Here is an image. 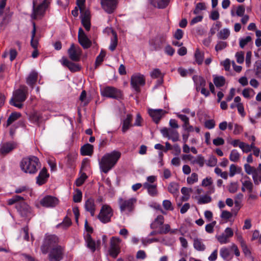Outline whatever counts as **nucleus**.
Returning a JSON list of instances; mask_svg holds the SVG:
<instances>
[{
    "mask_svg": "<svg viewBox=\"0 0 261 261\" xmlns=\"http://www.w3.org/2000/svg\"><path fill=\"white\" fill-rule=\"evenodd\" d=\"M121 155V152L117 150H113L111 152L105 154L99 160L100 170L105 173H107L114 167Z\"/></svg>",
    "mask_w": 261,
    "mask_h": 261,
    "instance_id": "nucleus-1",
    "label": "nucleus"
},
{
    "mask_svg": "<svg viewBox=\"0 0 261 261\" xmlns=\"http://www.w3.org/2000/svg\"><path fill=\"white\" fill-rule=\"evenodd\" d=\"M40 165L39 159L34 155L23 158L20 163L21 170L30 174H36Z\"/></svg>",
    "mask_w": 261,
    "mask_h": 261,
    "instance_id": "nucleus-2",
    "label": "nucleus"
},
{
    "mask_svg": "<svg viewBox=\"0 0 261 261\" xmlns=\"http://www.w3.org/2000/svg\"><path fill=\"white\" fill-rule=\"evenodd\" d=\"M28 89L25 86H21L20 88L15 90L13 96L10 100V104L19 109L22 108V102H24L28 96Z\"/></svg>",
    "mask_w": 261,
    "mask_h": 261,
    "instance_id": "nucleus-3",
    "label": "nucleus"
},
{
    "mask_svg": "<svg viewBox=\"0 0 261 261\" xmlns=\"http://www.w3.org/2000/svg\"><path fill=\"white\" fill-rule=\"evenodd\" d=\"M58 238L56 235H46L40 248L42 253L47 254L49 250L58 246Z\"/></svg>",
    "mask_w": 261,
    "mask_h": 261,
    "instance_id": "nucleus-4",
    "label": "nucleus"
},
{
    "mask_svg": "<svg viewBox=\"0 0 261 261\" xmlns=\"http://www.w3.org/2000/svg\"><path fill=\"white\" fill-rule=\"evenodd\" d=\"M101 95L103 97L116 99H121L123 98L122 91L112 86H107L101 89Z\"/></svg>",
    "mask_w": 261,
    "mask_h": 261,
    "instance_id": "nucleus-5",
    "label": "nucleus"
},
{
    "mask_svg": "<svg viewBox=\"0 0 261 261\" xmlns=\"http://www.w3.org/2000/svg\"><path fill=\"white\" fill-rule=\"evenodd\" d=\"M137 202L135 198H131L127 200L119 198L118 199V203L120 211L121 212H126L127 213H132L135 209V205Z\"/></svg>",
    "mask_w": 261,
    "mask_h": 261,
    "instance_id": "nucleus-6",
    "label": "nucleus"
},
{
    "mask_svg": "<svg viewBox=\"0 0 261 261\" xmlns=\"http://www.w3.org/2000/svg\"><path fill=\"white\" fill-rule=\"evenodd\" d=\"M145 84V79L143 75L140 73L133 75L130 79V85L134 90L137 92H141L140 87Z\"/></svg>",
    "mask_w": 261,
    "mask_h": 261,
    "instance_id": "nucleus-7",
    "label": "nucleus"
},
{
    "mask_svg": "<svg viewBox=\"0 0 261 261\" xmlns=\"http://www.w3.org/2000/svg\"><path fill=\"white\" fill-rule=\"evenodd\" d=\"M120 242L121 240L119 238L113 237L111 239L109 252L110 255L114 258H116L120 252Z\"/></svg>",
    "mask_w": 261,
    "mask_h": 261,
    "instance_id": "nucleus-8",
    "label": "nucleus"
},
{
    "mask_svg": "<svg viewBox=\"0 0 261 261\" xmlns=\"http://www.w3.org/2000/svg\"><path fill=\"white\" fill-rule=\"evenodd\" d=\"M112 215L113 210L111 207L108 205H103L98 215V218L103 223H107L111 221Z\"/></svg>",
    "mask_w": 261,
    "mask_h": 261,
    "instance_id": "nucleus-9",
    "label": "nucleus"
},
{
    "mask_svg": "<svg viewBox=\"0 0 261 261\" xmlns=\"http://www.w3.org/2000/svg\"><path fill=\"white\" fill-rule=\"evenodd\" d=\"M118 3V0H100L101 8L109 14H112L115 11Z\"/></svg>",
    "mask_w": 261,
    "mask_h": 261,
    "instance_id": "nucleus-10",
    "label": "nucleus"
},
{
    "mask_svg": "<svg viewBox=\"0 0 261 261\" xmlns=\"http://www.w3.org/2000/svg\"><path fill=\"white\" fill-rule=\"evenodd\" d=\"M67 53L71 61L78 62L81 59L82 50L79 46H75L74 44L72 43L68 48Z\"/></svg>",
    "mask_w": 261,
    "mask_h": 261,
    "instance_id": "nucleus-11",
    "label": "nucleus"
},
{
    "mask_svg": "<svg viewBox=\"0 0 261 261\" xmlns=\"http://www.w3.org/2000/svg\"><path fill=\"white\" fill-rule=\"evenodd\" d=\"M166 41V36L160 34L149 41V44L154 50H159L162 48L163 45Z\"/></svg>",
    "mask_w": 261,
    "mask_h": 261,
    "instance_id": "nucleus-12",
    "label": "nucleus"
},
{
    "mask_svg": "<svg viewBox=\"0 0 261 261\" xmlns=\"http://www.w3.org/2000/svg\"><path fill=\"white\" fill-rule=\"evenodd\" d=\"M64 249L61 246H57L50 250L48 257L50 261H60L63 259Z\"/></svg>",
    "mask_w": 261,
    "mask_h": 261,
    "instance_id": "nucleus-13",
    "label": "nucleus"
},
{
    "mask_svg": "<svg viewBox=\"0 0 261 261\" xmlns=\"http://www.w3.org/2000/svg\"><path fill=\"white\" fill-rule=\"evenodd\" d=\"M16 208L20 215L23 217H30L31 215V209L24 200L17 203L16 205Z\"/></svg>",
    "mask_w": 261,
    "mask_h": 261,
    "instance_id": "nucleus-14",
    "label": "nucleus"
},
{
    "mask_svg": "<svg viewBox=\"0 0 261 261\" xmlns=\"http://www.w3.org/2000/svg\"><path fill=\"white\" fill-rule=\"evenodd\" d=\"M78 41L84 49L90 48L92 45L91 40L87 37L82 28H80L79 30Z\"/></svg>",
    "mask_w": 261,
    "mask_h": 261,
    "instance_id": "nucleus-15",
    "label": "nucleus"
},
{
    "mask_svg": "<svg viewBox=\"0 0 261 261\" xmlns=\"http://www.w3.org/2000/svg\"><path fill=\"white\" fill-rule=\"evenodd\" d=\"M233 236V231L230 227H227L223 233L216 238L221 244H227L229 242V239Z\"/></svg>",
    "mask_w": 261,
    "mask_h": 261,
    "instance_id": "nucleus-16",
    "label": "nucleus"
},
{
    "mask_svg": "<svg viewBox=\"0 0 261 261\" xmlns=\"http://www.w3.org/2000/svg\"><path fill=\"white\" fill-rule=\"evenodd\" d=\"M161 132L164 137L172 140L173 142H176L179 140V134L176 130L164 127L161 130Z\"/></svg>",
    "mask_w": 261,
    "mask_h": 261,
    "instance_id": "nucleus-17",
    "label": "nucleus"
},
{
    "mask_svg": "<svg viewBox=\"0 0 261 261\" xmlns=\"http://www.w3.org/2000/svg\"><path fill=\"white\" fill-rule=\"evenodd\" d=\"M17 147V143L15 142H8L2 145L0 148V154L5 156Z\"/></svg>",
    "mask_w": 261,
    "mask_h": 261,
    "instance_id": "nucleus-18",
    "label": "nucleus"
},
{
    "mask_svg": "<svg viewBox=\"0 0 261 261\" xmlns=\"http://www.w3.org/2000/svg\"><path fill=\"white\" fill-rule=\"evenodd\" d=\"M58 199L51 196L47 195L45 196L40 201V204L46 207H53L56 206L58 203Z\"/></svg>",
    "mask_w": 261,
    "mask_h": 261,
    "instance_id": "nucleus-19",
    "label": "nucleus"
},
{
    "mask_svg": "<svg viewBox=\"0 0 261 261\" xmlns=\"http://www.w3.org/2000/svg\"><path fill=\"white\" fill-rule=\"evenodd\" d=\"M47 7L46 0H44L43 2L41 4L39 5L36 8H35V3H34L32 18L34 19H36L38 16L43 15Z\"/></svg>",
    "mask_w": 261,
    "mask_h": 261,
    "instance_id": "nucleus-20",
    "label": "nucleus"
},
{
    "mask_svg": "<svg viewBox=\"0 0 261 261\" xmlns=\"http://www.w3.org/2000/svg\"><path fill=\"white\" fill-rule=\"evenodd\" d=\"M49 177V174L47 172V170L44 167L40 171L39 175L36 177V184L39 186H42L45 184Z\"/></svg>",
    "mask_w": 261,
    "mask_h": 261,
    "instance_id": "nucleus-21",
    "label": "nucleus"
},
{
    "mask_svg": "<svg viewBox=\"0 0 261 261\" xmlns=\"http://www.w3.org/2000/svg\"><path fill=\"white\" fill-rule=\"evenodd\" d=\"M85 239L87 247L90 249L92 252H94L96 247H98L100 244V240H98L96 243L95 241L93 240L91 234L89 233L86 234L85 236Z\"/></svg>",
    "mask_w": 261,
    "mask_h": 261,
    "instance_id": "nucleus-22",
    "label": "nucleus"
},
{
    "mask_svg": "<svg viewBox=\"0 0 261 261\" xmlns=\"http://www.w3.org/2000/svg\"><path fill=\"white\" fill-rule=\"evenodd\" d=\"M165 113V111L162 109H149L148 114L152 118L153 121L158 124Z\"/></svg>",
    "mask_w": 261,
    "mask_h": 261,
    "instance_id": "nucleus-23",
    "label": "nucleus"
},
{
    "mask_svg": "<svg viewBox=\"0 0 261 261\" xmlns=\"http://www.w3.org/2000/svg\"><path fill=\"white\" fill-rule=\"evenodd\" d=\"M62 65L67 67L72 72H77L81 69V67L79 64L72 62L65 57L62 58Z\"/></svg>",
    "mask_w": 261,
    "mask_h": 261,
    "instance_id": "nucleus-24",
    "label": "nucleus"
},
{
    "mask_svg": "<svg viewBox=\"0 0 261 261\" xmlns=\"http://www.w3.org/2000/svg\"><path fill=\"white\" fill-rule=\"evenodd\" d=\"M81 23L86 31H89L91 28L90 14L88 11H85L81 16Z\"/></svg>",
    "mask_w": 261,
    "mask_h": 261,
    "instance_id": "nucleus-25",
    "label": "nucleus"
},
{
    "mask_svg": "<svg viewBox=\"0 0 261 261\" xmlns=\"http://www.w3.org/2000/svg\"><path fill=\"white\" fill-rule=\"evenodd\" d=\"M132 120L133 115L130 114H127L126 118L122 121L121 130L123 133H126L130 127L133 126L132 123Z\"/></svg>",
    "mask_w": 261,
    "mask_h": 261,
    "instance_id": "nucleus-26",
    "label": "nucleus"
},
{
    "mask_svg": "<svg viewBox=\"0 0 261 261\" xmlns=\"http://www.w3.org/2000/svg\"><path fill=\"white\" fill-rule=\"evenodd\" d=\"M38 73L33 70L32 71L26 79L27 84L30 86L32 89L34 88V85L36 84L38 79Z\"/></svg>",
    "mask_w": 261,
    "mask_h": 261,
    "instance_id": "nucleus-27",
    "label": "nucleus"
},
{
    "mask_svg": "<svg viewBox=\"0 0 261 261\" xmlns=\"http://www.w3.org/2000/svg\"><path fill=\"white\" fill-rule=\"evenodd\" d=\"M95 204L92 198H89L86 201L85 208L86 211L90 212L91 216H94L95 212Z\"/></svg>",
    "mask_w": 261,
    "mask_h": 261,
    "instance_id": "nucleus-28",
    "label": "nucleus"
},
{
    "mask_svg": "<svg viewBox=\"0 0 261 261\" xmlns=\"http://www.w3.org/2000/svg\"><path fill=\"white\" fill-rule=\"evenodd\" d=\"M81 154L82 155H91L94 151V146L93 145H91L89 143H86V144L82 146L81 148Z\"/></svg>",
    "mask_w": 261,
    "mask_h": 261,
    "instance_id": "nucleus-29",
    "label": "nucleus"
},
{
    "mask_svg": "<svg viewBox=\"0 0 261 261\" xmlns=\"http://www.w3.org/2000/svg\"><path fill=\"white\" fill-rule=\"evenodd\" d=\"M220 255L223 259L226 261L230 260L233 257V254L231 253L230 249L225 247L221 248Z\"/></svg>",
    "mask_w": 261,
    "mask_h": 261,
    "instance_id": "nucleus-30",
    "label": "nucleus"
},
{
    "mask_svg": "<svg viewBox=\"0 0 261 261\" xmlns=\"http://www.w3.org/2000/svg\"><path fill=\"white\" fill-rule=\"evenodd\" d=\"M170 0H150V3L154 7H157L159 9L165 8L169 4Z\"/></svg>",
    "mask_w": 261,
    "mask_h": 261,
    "instance_id": "nucleus-31",
    "label": "nucleus"
},
{
    "mask_svg": "<svg viewBox=\"0 0 261 261\" xmlns=\"http://www.w3.org/2000/svg\"><path fill=\"white\" fill-rule=\"evenodd\" d=\"M12 15V13L6 10L2 22L0 23V32L4 30L6 25L9 23Z\"/></svg>",
    "mask_w": 261,
    "mask_h": 261,
    "instance_id": "nucleus-32",
    "label": "nucleus"
},
{
    "mask_svg": "<svg viewBox=\"0 0 261 261\" xmlns=\"http://www.w3.org/2000/svg\"><path fill=\"white\" fill-rule=\"evenodd\" d=\"M164 217L162 215H159L150 224V228L152 229L160 227L164 224Z\"/></svg>",
    "mask_w": 261,
    "mask_h": 261,
    "instance_id": "nucleus-33",
    "label": "nucleus"
},
{
    "mask_svg": "<svg viewBox=\"0 0 261 261\" xmlns=\"http://www.w3.org/2000/svg\"><path fill=\"white\" fill-rule=\"evenodd\" d=\"M204 54L201 51L199 48H196L194 53V59L195 62L198 65H201L203 62Z\"/></svg>",
    "mask_w": 261,
    "mask_h": 261,
    "instance_id": "nucleus-34",
    "label": "nucleus"
},
{
    "mask_svg": "<svg viewBox=\"0 0 261 261\" xmlns=\"http://www.w3.org/2000/svg\"><path fill=\"white\" fill-rule=\"evenodd\" d=\"M33 29L31 33V45L34 49H36L38 45V40L37 39L35 38L36 28V24L34 22H33Z\"/></svg>",
    "mask_w": 261,
    "mask_h": 261,
    "instance_id": "nucleus-35",
    "label": "nucleus"
},
{
    "mask_svg": "<svg viewBox=\"0 0 261 261\" xmlns=\"http://www.w3.org/2000/svg\"><path fill=\"white\" fill-rule=\"evenodd\" d=\"M143 187L147 190L149 194L152 196H155L157 194L156 186L150 185L148 182H145Z\"/></svg>",
    "mask_w": 261,
    "mask_h": 261,
    "instance_id": "nucleus-36",
    "label": "nucleus"
},
{
    "mask_svg": "<svg viewBox=\"0 0 261 261\" xmlns=\"http://www.w3.org/2000/svg\"><path fill=\"white\" fill-rule=\"evenodd\" d=\"M193 246L196 250L199 251H203L205 249V246L200 239L196 238L194 240Z\"/></svg>",
    "mask_w": 261,
    "mask_h": 261,
    "instance_id": "nucleus-37",
    "label": "nucleus"
},
{
    "mask_svg": "<svg viewBox=\"0 0 261 261\" xmlns=\"http://www.w3.org/2000/svg\"><path fill=\"white\" fill-rule=\"evenodd\" d=\"M20 116L21 114L19 113H12L7 119V126H8L11 125L13 122L18 119Z\"/></svg>",
    "mask_w": 261,
    "mask_h": 261,
    "instance_id": "nucleus-38",
    "label": "nucleus"
},
{
    "mask_svg": "<svg viewBox=\"0 0 261 261\" xmlns=\"http://www.w3.org/2000/svg\"><path fill=\"white\" fill-rule=\"evenodd\" d=\"M106 53L103 50H101L100 54L96 57L95 62V67L97 68L103 61L104 58L105 57Z\"/></svg>",
    "mask_w": 261,
    "mask_h": 261,
    "instance_id": "nucleus-39",
    "label": "nucleus"
},
{
    "mask_svg": "<svg viewBox=\"0 0 261 261\" xmlns=\"http://www.w3.org/2000/svg\"><path fill=\"white\" fill-rule=\"evenodd\" d=\"M169 192L174 195H177L178 192V185L177 183L172 182L170 183L168 187Z\"/></svg>",
    "mask_w": 261,
    "mask_h": 261,
    "instance_id": "nucleus-40",
    "label": "nucleus"
},
{
    "mask_svg": "<svg viewBox=\"0 0 261 261\" xmlns=\"http://www.w3.org/2000/svg\"><path fill=\"white\" fill-rule=\"evenodd\" d=\"M72 224L71 219L67 216L65 217L63 222L57 225V227H62L64 229H67Z\"/></svg>",
    "mask_w": 261,
    "mask_h": 261,
    "instance_id": "nucleus-41",
    "label": "nucleus"
},
{
    "mask_svg": "<svg viewBox=\"0 0 261 261\" xmlns=\"http://www.w3.org/2000/svg\"><path fill=\"white\" fill-rule=\"evenodd\" d=\"M213 82L217 87H221L225 85V79L222 76H216L214 77Z\"/></svg>",
    "mask_w": 261,
    "mask_h": 261,
    "instance_id": "nucleus-42",
    "label": "nucleus"
},
{
    "mask_svg": "<svg viewBox=\"0 0 261 261\" xmlns=\"http://www.w3.org/2000/svg\"><path fill=\"white\" fill-rule=\"evenodd\" d=\"M254 70L256 76L261 79V60H257L255 62Z\"/></svg>",
    "mask_w": 261,
    "mask_h": 261,
    "instance_id": "nucleus-43",
    "label": "nucleus"
},
{
    "mask_svg": "<svg viewBox=\"0 0 261 261\" xmlns=\"http://www.w3.org/2000/svg\"><path fill=\"white\" fill-rule=\"evenodd\" d=\"M244 169L245 172L249 175L252 174V176L253 175H256L258 172L257 169L254 167H252L248 164H246L244 165Z\"/></svg>",
    "mask_w": 261,
    "mask_h": 261,
    "instance_id": "nucleus-44",
    "label": "nucleus"
},
{
    "mask_svg": "<svg viewBox=\"0 0 261 261\" xmlns=\"http://www.w3.org/2000/svg\"><path fill=\"white\" fill-rule=\"evenodd\" d=\"M42 118V116L38 112H34L30 116V120L32 122L37 124L40 123Z\"/></svg>",
    "mask_w": 261,
    "mask_h": 261,
    "instance_id": "nucleus-45",
    "label": "nucleus"
},
{
    "mask_svg": "<svg viewBox=\"0 0 261 261\" xmlns=\"http://www.w3.org/2000/svg\"><path fill=\"white\" fill-rule=\"evenodd\" d=\"M240 154L238 150L236 149L232 150L229 155L230 160L232 162H236L240 160Z\"/></svg>",
    "mask_w": 261,
    "mask_h": 261,
    "instance_id": "nucleus-46",
    "label": "nucleus"
},
{
    "mask_svg": "<svg viewBox=\"0 0 261 261\" xmlns=\"http://www.w3.org/2000/svg\"><path fill=\"white\" fill-rule=\"evenodd\" d=\"M112 34L114 36V38L111 40V43L109 46V49L111 51H114L117 46L118 39L117 34L115 32H113Z\"/></svg>",
    "mask_w": 261,
    "mask_h": 261,
    "instance_id": "nucleus-47",
    "label": "nucleus"
},
{
    "mask_svg": "<svg viewBox=\"0 0 261 261\" xmlns=\"http://www.w3.org/2000/svg\"><path fill=\"white\" fill-rule=\"evenodd\" d=\"M230 35V31L228 29H223L218 34V38L221 39H226Z\"/></svg>",
    "mask_w": 261,
    "mask_h": 261,
    "instance_id": "nucleus-48",
    "label": "nucleus"
},
{
    "mask_svg": "<svg viewBox=\"0 0 261 261\" xmlns=\"http://www.w3.org/2000/svg\"><path fill=\"white\" fill-rule=\"evenodd\" d=\"M206 9V6L204 3H198L196 4L195 9L193 10L194 14H198L200 11Z\"/></svg>",
    "mask_w": 261,
    "mask_h": 261,
    "instance_id": "nucleus-49",
    "label": "nucleus"
},
{
    "mask_svg": "<svg viewBox=\"0 0 261 261\" xmlns=\"http://www.w3.org/2000/svg\"><path fill=\"white\" fill-rule=\"evenodd\" d=\"M23 200V197L19 195H15L12 198L9 199L8 200V204L9 205H11L16 202H20L21 201Z\"/></svg>",
    "mask_w": 261,
    "mask_h": 261,
    "instance_id": "nucleus-50",
    "label": "nucleus"
},
{
    "mask_svg": "<svg viewBox=\"0 0 261 261\" xmlns=\"http://www.w3.org/2000/svg\"><path fill=\"white\" fill-rule=\"evenodd\" d=\"M212 201V198L211 196L205 195L200 197L198 200V204H205L211 202Z\"/></svg>",
    "mask_w": 261,
    "mask_h": 261,
    "instance_id": "nucleus-51",
    "label": "nucleus"
},
{
    "mask_svg": "<svg viewBox=\"0 0 261 261\" xmlns=\"http://www.w3.org/2000/svg\"><path fill=\"white\" fill-rule=\"evenodd\" d=\"M87 178V176L86 174L85 173H83L81 174V176L76 179L75 181L76 185L77 187L82 186L84 184Z\"/></svg>",
    "mask_w": 261,
    "mask_h": 261,
    "instance_id": "nucleus-52",
    "label": "nucleus"
},
{
    "mask_svg": "<svg viewBox=\"0 0 261 261\" xmlns=\"http://www.w3.org/2000/svg\"><path fill=\"white\" fill-rule=\"evenodd\" d=\"M82 199V192L79 189H76V194L73 196V200L74 202H80Z\"/></svg>",
    "mask_w": 261,
    "mask_h": 261,
    "instance_id": "nucleus-53",
    "label": "nucleus"
},
{
    "mask_svg": "<svg viewBox=\"0 0 261 261\" xmlns=\"http://www.w3.org/2000/svg\"><path fill=\"white\" fill-rule=\"evenodd\" d=\"M227 46L226 42L220 41L215 46V50L216 51H219L224 49Z\"/></svg>",
    "mask_w": 261,
    "mask_h": 261,
    "instance_id": "nucleus-54",
    "label": "nucleus"
},
{
    "mask_svg": "<svg viewBox=\"0 0 261 261\" xmlns=\"http://www.w3.org/2000/svg\"><path fill=\"white\" fill-rule=\"evenodd\" d=\"M187 182L189 184H193L198 181V175L196 173H193L190 177L187 178Z\"/></svg>",
    "mask_w": 261,
    "mask_h": 261,
    "instance_id": "nucleus-55",
    "label": "nucleus"
},
{
    "mask_svg": "<svg viewBox=\"0 0 261 261\" xmlns=\"http://www.w3.org/2000/svg\"><path fill=\"white\" fill-rule=\"evenodd\" d=\"M242 185L248 191L249 193H251L253 190V185L250 180H245L242 182Z\"/></svg>",
    "mask_w": 261,
    "mask_h": 261,
    "instance_id": "nucleus-56",
    "label": "nucleus"
},
{
    "mask_svg": "<svg viewBox=\"0 0 261 261\" xmlns=\"http://www.w3.org/2000/svg\"><path fill=\"white\" fill-rule=\"evenodd\" d=\"M251 39L252 38L250 36H248L245 38L240 39L239 42L240 47L243 48L248 43L251 41Z\"/></svg>",
    "mask_w": 261,
    "mask_h": 261,
    "instance_id": "nucleus-57",
    "label": "nucleus"
},
{
    "mask_svg": "<svg viewBox=\"0 0 261 261\" xmlns=\"http://www.w3.org/2000/svg\"><path fill=\"white\" fill-rule=\"evenodd\" d=\"M204 158L202 155L199 154L197 158L193 161L194 164H197L200 167H203L204 164Z\"/></svg>",
    "mask_w": 261,
    "mask_h": 261,
    "instance_id": "nucleus-58",
    "label": "nucleus"
},
{
    "mask_svg": "<svg viewBox=\"0 0 261 261\" xmlns=\"http://www.w3.org/2000/svg\"><path fill=\"white\" fill-rule=\"evenodd\" d=\"M87 93L85 90H83L80 96V100L84 102V106H87L90 100L86 99Z\"/></svg>",
    "mask_w": 261,
    "mask_h": 261,
    "instance_id": "nucleus-59",
    "label": "nucleus"
},
{
    "mask_svg": "<svg viewBox=\"0 0 261 261\" xmlns=\"http://www.w3.org/2000/svg\"><path fill=\"white\" fill-rule=\"evenodd\" d=\"M170 231V226L169 224H166L163 226L160 227V234H167Z\"/></svg>",
    "mask_w": 261,
    "mask_h": 261,
    "instance_id": "nucleus-60",
    "label": "nucleus"
},
{
    "mask_svg": "<svg viewBox=\"0 0 261 261\" xmlns=\"http://www.w3.org/2000/svg\"><path fill=\"white\" fill-rule=\"evenodd\" d=\"M163 206L164 208L167 211H172L173 207L172 205V203L170 200H165L163 202Z\"/></svg>",
    "mask_w": 261,
    "mask_h": 261,
    "instance_id": "nucleus-61",
    "label": "nucleus"
},
{
    "mask_svg": "<svg viewBox=\"0 0 261 261\" xmlns=\"http://www.w3.org/2000/svg\"><path fill=\"white\" fill-rule=\"evenodd\" d=\"M237 61L239 64H242L244 61V54L243 51L237 52L236 54Z\"/></svg>",
    "mask_w": 261,
    "mask_h": 261,
    "instance_id": "nucleus-62",
    "label": "nucleus"
},
{
    "mask_svg": "<svg viewBox=\"0 0 261 261\" xmlns=\"http://www.w3.org/2000/svg\"><path fill=\"white\" fill-rule=\"evenodd\" d=\"M239 147L245 153H248L251 151V149L249 145L245 143L244 142H240V144H239Z\"/></svg>",
    "mask_w": 261,
    "mask_h": 261,
    "instance_id": "nucleus-63",
    "label": "nucleus"
},
{
    "mask_svg": "<svg viewBox=\"0 0 261 261\" xmlns=\"http://www.w3.org/2000/svg\"><path fill=\"white\" fill-rule=\"evenodd\" d=\"M164 50L165 53L170 56H172L175 53V49L170 45H166Z\"/></svg>",
    "mask_w": 261,
    "mask_h": 261,
    "instance_id": "nucleus-64",
    "label": "nucleus"
}]
</instances>
